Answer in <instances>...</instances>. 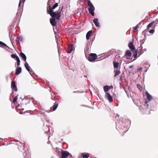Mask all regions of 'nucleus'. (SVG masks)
Here are the masks:
<instances>
[{
	"instance_id": "nucleus-4",
	"label": "nucleus",
	"mask_w": 158,
	"mask_h": 158,
	"mask_svg": "<svg viewBox=\"0 0 158 158\" xmlns=\"http://www.w3.org/2000/svg\"><path fill=\"white\" fill-rule=\"evenodd\" d=\"M145 94L147 98V99L145 101V104H147L149 102L152 100V96L147 91L145 92Z\"/></svg>"
},
{
	"instance_id": "nucleus-30",
	"label": "nucleus",
	"mask_w": 158,
	"mask_h": 158,
	"mask_svg": "<svg viewBox=\"0 0 158 158\" xmlns=\"http://www.w3.org/2000/svg\"><path fill=\"white\" fill-rule=\"evenodd\" d=\"M17 96L15 97L14 98V99L13 100V102H15L17 101Z\"/></svg>"
},
{
	"instance_id": "nucleus-18",
	"label": "nucleus",
	"mask_w": 158,
	"mask_h": 158,
	"mask_svg": "<svg viewBox=\"0 0 158 158\" xmlns=\"http://www.w3.org/2000/svg\"><path fill=\"white\" fill-rule=\"evenodd\" d=\"M11 56L12 58L17 59L19 58V57L16 54H12L11 55Z\"/></svg>"
},
{
	"instance_id": "nucleus-13",
	"label": "nucleus",
	"mask_w": 158,
	"mask_h": 158,
	"mask_svg": "<svg viewBox=\"0 0 158 158\" xmlns=\"http://www.w3.org/2000/svg\"><path fill=\"white\" fill-rule=\"evenodd\" d=\"M128 47L131 50H134L135 49V47L133 45V42H130L128 44Z\"/></svg>"
},
{
	"instance_id": "nucleus-37",
	"label": "nucleus",
	"mask_w": 158,
	"mask_h": 158,
	"mask_svg": "<svg viewBox=\"0 0 158 158\" xmlns=\"http://www.w3.org/2000/svg\"><path fill=\"white\" fill-rule=\"evenodd\" d=\"M24 158H29V156L28 157L27 156H25Z\"/></svg>"
},
{
	"instance_id": "nucleus-9",
	"label": "nucleus",
	"mask_w": 158,
	"mask_h": 158,
	"mask_svg": "<svg viewBox=\"0 0 158 158\" xmlns=\"http://www.w3.org/2000/svg\"><path fill=\"white\" fill-rule=\"evenodd\" d=\"M54 18V17H52V19H50V23L53 26H55L56 24V23Z\"/></svg>"
},
{
	"instance_id": "nucleus-19",
	"label": "nucleus",
	"mask_w": 158,
	"mask_h": 158,
	"mask_svg": "<svg viewBox=\"0 0 158 158\" xmlns=\"http://www.w3.org/2000/svg\"><path fill=\"white\" fill-rule=\"evenodd\" d=\"M113 64L115 69V68L117 69L118 65V62H114Z\"/></svg>"
},
{
	"instance_id": "nucleus-2",
	"label": "nucleus",
	"mask_w": 158,
	"mask_h": 158,
	"mask_svg": "<svg viewBox=\"0 0 158 158\" xmlns=\"http://www.w3.org/2000/svg\"><path fill=\"white\" fill-rule=\"evenodd\" d=\"M87 4L89 7L88 9L89 13L92 16H94V11L95 10V8L92 3L91 2L90 0L88 1Z\"/></svg>"
},
{
	"instance_id": "nucleus-20",
	"label": "nucleus",
	"mask_w": 158,
	"mask_h": 158,
	"mask_svg": "<svg viewBox=\"0 0 158 158\" xmlns=\"http://www.w3.org/2000/svg\"><path fill=\"white\" fill-rule=\"evenodd\" d=\"M120 73V71L119 70H116L115 71V74L114 76L115 77H116L118 76Z\"/></svg>"
},
{
	"instance_id": "nucleus-12",
	"label": "nucleus",
	"mask_w": 158,
	"mask_h": 158,
	"mask_svg": "<svg viewBox=\"0 0 158 158\" xmlns=\"http://www.w3.org/2000/svg\"><path fill=\"white\" fill-rule=\"evenodd\" d=\"M19 55L23 59V60L26 62L27 57L26 55L24 53L21 52L20 53Z\"/></svg>"
},
{
	"instance_id": "nucleus-6",
	"label": "nucleus",
	"mask_w": 158,
	"mask_h": 158,
	"mask_svg": "<svg viewBox=\"0 0 158 158\" xmlns=\"http://www.w3.org/2000/svg\"><path fill=\"white\" fill-rule=\"evenodd\" d=\"M70 155L69 153L67 151H61V158H66V157Z\"/></svg>"
},
{
	"instance_id": "nucleus-11",
	"label": "nucleus",
	"mask_w": 158,
	"mask_h": 158,
	"mask_svg": "<svg viewBox=\"0 0 158 158\" xmlns=\"http://www.w3.org/2000/svg\"><path fill=\"white\" fill-rule=\"evenodd\" d=\"M24 66L26 69L28 71L29 73L31 74V71L30 69V67L27 62H26L24 64Z\"/></svg>"
},
{
	"instance_id": "nucleus-38",
	"label": "nucleus",
	"mask_w": 158,
	"mask_h": 158,
	"mask_svg": "<svg viewBox=\"0 0 158 158\" xmlns=\"http://www.w3.org/2000/svg\"><path fill=\"white\" fill-rule=\"evenodd\" d=\"M142 69V68H140L138 70L139 71V72Z\"/></svg>"
},
{
	"instance_id": "nucleus-41",
	"label": "nucleus",
	"mask_w": 158,
	"mask_h": 158,
	"mask_svg": "<svg viewBox=\"0 0 158 158\" xmlns=\"http://www.w3.org/2000/svg\"><path fill=\"white\" fill-rule=\"evenodd\" d=\"M117 115L118 117H119V115L118 114H117Z\"/></svg>"
},
{
	"instance_id": "nucleus-1",
	"label": "nucleus",
	"mask_w": 158,
	"mask_h": 158,
	"mask_svg": "<svg viewBox=\"0 0 158 158\" xmlns=\"http://www.w3.org/2000/svg\"><path fill=\"white\" fill-rule=\"evenodd\" d=\"M51 0H49L47 3L48 5H49V9L48 10H48L49 13L52 17H55L56 16L57 19L58 20H59L61 16V12L60 11L59 12L56 13L55 12H54L53 10V9H55L58 6V3H56L53 6L52 8L51 6L49 5L50 3L51 2Z\"/></svg>"
},
{
	"instance_id": "nucleus-43",
	"label": "nucleus",
	"mask_w": 158,
	"mask_h": 158,
	"mask_svg": "<svg viewBox=\"0 0 158 158\" xmlns=\"http://www.w3.org/2000/svg\"><path fill=\"white\" fill-rule=\"evenodd\" d=\"M25 1V0H23V3H24Z\"/></svg>"
},
{
	"instance_id": "nucleus-28",
	"label": "nucleus",
	"mask_w": 158,
	"mask_h": 158,
	"mask_svg": "<svg viewBox=\"0 0 158 158\" xmlns=\"http://www.w3.org/2000/svg\"><path fill=\"white\" fill-rule=\"evenodd\" d=\"M17 38L19 39V41H22L23 40V37L22 36L17 37Z\"/></svg>"
},
{
	"instance_id": "nucleus-26",
	"label": "nucleus",
	"mask_w": 158,
	"mask_h": 158,
	"mask_svg": "<svg viewBox=\"0 0 158 158\" xmlns=\"http://www.w3.org/2000/svg\"><path fill=\"white\" fill-rule=\"evenodd\" d=\"M82 158H88L89 157V156L87 155L86 154H82Z\"/></svg>"
},
{
	"instance_id": "nucleus-44",
	"label": "nucleus",
	"mask_w": 158,
	"mask_h": 158,
	"mask_svg": "<svg viewBox=\"0 0 158 158\" xmlns=\"http://www.w3.org/2000/svg\"><path fill=\"white\" fill-rule=\"evenodd\" d=\"M75 92H75V91H74V92H73V93H75Z\"/></svg>"
},
{
	"instance_id": "nucleus-29",
	"label": "nucleus",
	"mask_w": 158,
	"mask_h": 158,
	"mask_svg": "<svg viewBox=\"0 0 158 158\" xmlns=\"http://www.w3.org/2000/svg\"><path fill=\"white\" fill-rule=\"evenodd\" d=\"M0 44L4 46H7L4 43L0 41Z\"/></svg>"
},
{
	"instance_id": "nucleus-42",
	"label": "nucleus",
	"mask_w": 158,
	"mask_h": 158,
	"mask_svg": "<svg viewBox=\"0 0 158 158\" xmlns=\"http://www.w3.org/2000/svg\"><path fill=\"white\" fill-rule=\"evenodd\" d=\"M144 51H146V49H144Z\"/></svg>"
},
{
	"instance_id": "nucleus-27",
	"label": "nucleus",
	"mask_w": 158,
	"mask_h": 158,
	"mask_svg": "<svg viewBox=\"0 0 158 158\" xmlns=\"http://www.w3.org/2000/svg\"><path fill=\"white\" fill-rule=\"evenodd\" d=\"M139 51H140V54H139V56H140V55H141V54H143L144 52V51H143V49H142V48L139 49Z\"/></svg>"
},
{
	"instance_id": "nucleus-24",
	"label": "nucleus",
	"mask_w": 158,
	"mask_h": 158,
	"mask_svg": "<svg viewBox=\"0 0 158 158\" xmlns=\"http://www.w3.org/2000/svg\"><path fill=\"white\" fill-rule=\"evenodd\" d=\"M46 130H44L45 132H46L48 131H49V130H50V128L49 126H47L46 127Z\"/></svg>"
},
{
	"instance_id": "nucleus-33",
	"label": "nucleus",
	"mask_w": 158,
	"mask_h": 158,
	"mask_svg": "<svg viewBox=\"0 0 158 158\" xmlns=\"http://www.w3.org/2000/svg\"><path fill=\"white\" fill-rule=\"evenodd\" d=\"M139 27V26L138 25H137L134 28V30H135L138 29V28Z\"/></svg>"
},
{
	"instance_id": "nucleus-25",
	"label": "nucleus",
	"mask_w": 158,
	"mask_h": 158,
	"mask_svg": "<svg viewBox=\"0 0 158 158\" xmlns=\"http://www.w3.org/2000/svg\"><path fill=\"white\" fill-rule=\"evenodd\" d=\"M16 60L17 61V65L18 66H19L20 65V62L19 58L17 59Z\"/></svg>"
},
{
	"instance_id": "nucleus-7",
	"label": "nucleus",
	"mask_w": 158,
	"mask_h": 158,
	"mask_svg": "<svg viewBox=\"0 0 158 158\" xmlns=\"http://www.w3.org/2000/svg\"><path fill=\"white\" fill-rule=\"evenodd\" d=\"M11 87L12 88L14 89L15 92H16L18 90L15 83L14 81H12L11 83Z\"/></svg>"
},
{
	"instance_id": "nucleus-34",
	"label": "nucleus",
	"mask_w": 158,
	"mask_h": 158,
	"mask_svg": "<svg viewBox=\"0 0 158 158\" xmlns=\"http://www.w3.org/2000/svg\"><path fill=\"white\" fill-rule=\"evenodd\" d=\"M137 87L140 90H141V89H140V88H141V86L139 85H137Z\"/></svg>"
},
{
	"instance_id": "nucleus-39",
	"label": "nucleus",
	"mask_w": 158,
	"mask_h": 158,
	"mask_svg": "<svg viewBox=\"0 0 158 158\" xmlns=\"http://www.w3.org/2000/svg\"><path fill=\"white\" fill-rule=\"evenodd\" d=\"M70 157H72V155L70 154V155H69Z\"/></svg>"
},
{
	"instance_id": "nucleus-21",
	"label": "nucleus",
	"mask_w": 158,
	"mask_h": 158,
	"mask_svg": "<svg viewBox=\"0 0 158 158\" xmlns=\"http://www.w3.org/2000/svg\"><path fill=\"white\" fill-rule=\"evenodd\" d=\"M33 99V98H28L25 99L24 100V101L26 103H29L30 102V99L32 100Z\"/></svg>"
},
{
	"instance_id": "nucleus-10",
	"label": "nucleus",
	"mask_w": 158,
	"mask_h": 158,
	"mask_svg": "<svg viewBox=\"0 0 158 158\" xmlns=\"http://www.w3.org/2000/svg\"><path fill=\"white\" fill-rule=\"evenodd\" d=\"M93 22L95 26L97 27H100L99 23L98 22V18L94 19L93 20Z\"/></svg>"
},
{
	"instance_id": "nucleus-32",
	"label": "nucleus",
	"mask_w": 158,
	"mask_h": 158,
	"mask_svg": "<svg viewBox=\"0 0 158 158\" xmlns=\"http://www.w3.org/2000/svg\"><path fill=\"white\" fill-rule=\"evenodd\" d=\"M135 54H134V56L135 57H136L137 56V50H136L135 51Z\"/></svg>"
},
{
	"instance_id": "nucleus-14",
	"label": "nucleus",
	"mask_w": 158,
	"mask_h": 158,
	"mask_svg": "<svg viewBox=\"0 0 158 158\" xmlns=\"http://www.w3.org/2000/svg\"><path fill=\"white\" fill-rule=\"evenodd\" d=\"M110 86L108 85H105L103 87V89L104 91L106 93L107 92L108 90L111 89V88L109 87Z\"/></svg>"
},
{
	"instance_id": "nucleus-23",
	"label": "nucleus",
	"mask_w": 158,
	"mask_h": 158,
	"mask_svg": "<svg viewBox=\"0 0 158 158\" xmlns=\"http://www.w3.org/2000/svg\"><path fill=\"white\" fill-rule=\"evenodd\" d=\"M153 22H151V23H149L147 26V29H149L150 28V27L153 24Z\"/></svg>"
},
{
	"instance_id": "nucleus-15",
	"label": "nucleus",
	"mask_w": 158,
	"mask_h": 158,
	"mask_svg": "<svg viewBox=\"0 0 158 158\" xmlns=\"http://www.w3.org/2000/svg\"><path fill=\"white\" fill-rule=\"evenodd\" d=\"M22 68L21 67H18L16 70L15 73L17 75L19 74L21 72Z\"/></svg>"
},
{
	"instance_id": "nucleus-22",
	"label": "nucleus",
	"mask_w": 158,
	"mask_h": 158,
	"mask_svg": "<svg viewBox=\"0 0 158 158\" xmlns=\"http://www.w3.org/2000/svg\"><path fill=\"white\" fill-rule=\"evenodd\" d=\"M58 105L57 103L54 105L53 106V111L55 110L56 109L57 107H58Z\"/></svg>"
},
{
	"instance_id": "nucleus-36",
	"label": "nucleus",
	"mask_w": 158,
	"mask_h": 158,
	"mask_svg": "<svg viewBox=\"0 0 158 158\" xmlns=\"http://www.w3.org/2000/svg\"><path fill=\"white\" fill-rule=\"evenodd\" d=\"M133 67V65H131V66H130L129 67V69H131Z\"/></svg>"
},
{
	"instance_id": "nucleus-17",
	"label": "nucleus",
	"mask_w": 158,
	"mask_h": 158,
	"mask_svg": "<svg viewBox=\"0 0 158 158\" xmlns=\"http://www.w3.org/2000/svg\"><path fill=\"white\" fill-rule=\"evenodd\" d=\"M92 33V31H89L87 33L86 35V39L87 40H88L89 39L90 36Z\"/></svg>"
},
{
	"instance_id": "nucleus-16",
	"label": "nucleus",
	"mask_w": 158,
	"mask_h": 158,
	"mask_svg": "<svg viewBox=\"0 0 158 158\" xmlns=\"http://www.w3.org/2000/svg\"><path fill=\"white\" fill-rule=\"evenodd\" d=\"M73 50V46L72 45H71L69 46L68 48L67 53H70Z\"/></svg>"
},
{
	"instance_id": "nucleus-8",
	"label": "nucleus",
	"mask_w": 158,
	"mask_h": 158,
	"mask_svg": "<svg viewBox=\"0 0 158 158\" xmlns=\"http://www.w3.org/2000/svg\"><path fill=\"white\" fill-rule=\"evenodd\" d=\"M131 52L130 50H127L126 51L125 55L127 59H130L131 56Z\"/></svg>"
},
{
	"instance_id": "nucleus-3",
	"label": "nucleus",
	"mask_w": 158,
	"mask_h": 158,
	"mask_svg": "<svg viewBox=\"0 0 158 158\" xmlns=\"http://www.w3.org/2000/svg\"><path fill=\"white\" fill-rule=\"evenodd\" d=\"M97 58V55L95 53H90L88 58V60L90 62L94 61Z\"/></svg>"
},
{
	"instance_id": "nucleus-40",
	"label": "nucleus",
	"mask_w": 158,
	"mask_h": 158,
	"mask_svg": "<svg viewBox=\"0 0 158 158\" xmlns=\"http://www.w3.org/2000/svg\"><path fill=\"white\" fill-rule=\"evenodd\" d=\"M110 88H111V89L112 88V86H109Z\"/></svg>"
},
{
	"instance_id": "nucleus-31",
	"label": "nucleus",
	"mask_w": 158,
	"mask_h": 158,
	"mask_svg": "<svg viewBox=\"0 0 158 158\" xmlns=\"http://www.w3.org/2000/svg\"><path fill=\"white\" fill-rule=\"evenodd\" d=\"M149 32L152 34H153L154 32V30L153 29H151L149 31Z\"/></svg>"
},
{
	"instance_id": "nucleus-5",
	"label": "nucleus",
	"mask_w": 158,
	"mask_h": 158,
	"mask_svg": "<svg viewBox=\"0 0 158 158\" xmlns=\"http://www.w3.org/2000/svg\"><path fill=\"white\" fill-rule=\"evenodd\" d=\"M105 98L107 99L109 102L110 103L113 101V98L111 96L110 94L108 92H107L106 93L105 96Z\"/></svg>"
},
{
	"instance_id": "nucleus-35",
	"label": "nucleus",
	"mask_w": 158,
	"mask_h": 158,
	"mask_svg": "<svg viewBox=\"0 0 158 158\" xmlns=\"http://www.w3.org/2000/svg\"><path fill=\"white\" fill-rule=\"evenodd\" d=\"M21 0H20L19 2V7L21 6Z\"/></svg>"
}]
</instances>
